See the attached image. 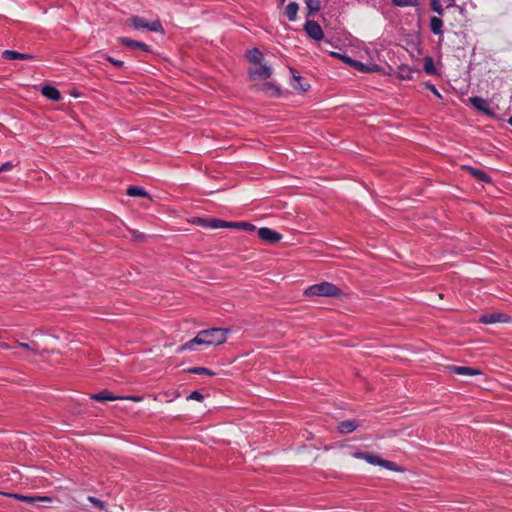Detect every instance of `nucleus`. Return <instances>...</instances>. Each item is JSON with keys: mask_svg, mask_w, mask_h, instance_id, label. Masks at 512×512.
Wrapping results in <instances>:
<instances>
[{"mask_svg": "<svg viewBox=\"0 0 512 512\" xmlns=\"http://www.w3.org/2000/svg\"><path fill=\"white\" fill-rule=\"evenodd\" d=\"M230 329L209 328L199 331L196 336L176 348V352H187L194 350L195 346H201L203 349L216 347L227 341Z\"/></svg>", "mask_w": 512, "mask_h": 512, "instance_id": "f257e3e1", "label": "nucleus"}, {"mask_svg": "<svg viewBox=\"0 0 512 512\" xmlns=\"http://www.w3.org/2000/svg\"><path fill=\"white\" fill-rule=\"evenodd\" d=\"M304 295L339 298L343 295V292L335 284L323 281L317 284H313L306 288L304 291Z\"/></svg>", "mask_w": 512, "mask_h": 512, "instance_id": "f03ea898", "label": "nucleus"}, {"mask_svg": "<svg viewBox=\"0 0 512 512\" xmlns=\"http://www.w3.org/2000/svg\"><path fill=\"white\" fill-rule=\"evenodd\" d=\"M352 456L356 459H363L371 465L381 466L391 471H403V469L395 462L385 460L374 453L356 451L352 453Z\"/></svg>", "mask_w": 512, "mask_h": 512, "instance_id": "7ed1b4c3", "label": "nucleus"}, {"mask_svg": "<svg viewBox=\"0 0 512 512\" xmlns=\"http://www.w3.org/2000/svg\"><path fill=\"white\" fill-rule=\"evenodd\" d=\"M482 324L511 323L512 317L502 312H488L481 314L478 320Z\"/></svg>", "mask_w": 512, "mask_h": 512, "instance_id": "20e7f679", "label": "nucleus"}, {"mask_svg": "<svg viewBox=\"0 0 512 512\" xmlns=\"http://www.w3.org/2000/svg\"><path fill=\"white\" fill-rule=\"evenodd\" d=\"M132 26L135 29H146L152 32H160L164 31L163 26L159 20H154L151 22H146L142 17L134 16L132 19Z\"/></svg>", "mask_w": 512, "mask_h": 512, "instance_id": "39448f33", "label": "nucleus"}, {"mask_svg": "<svg viewBox=\"0 0 512 512\" xmlns=\"http://www.w3.org/2000/svg\"><path fill=\"white\" fill-rule=\"evenodd\" d=\"M248 75L251 80H265L272 75V68L267 64L259 63L257 67H251L248 70Z\"/></svg>", "mask_w": 512, "mask_h": 512, "instance_id": "423d86ee", "label": "nucleus"}, {"mask_svg": "<svg viewBox=\"0 0 512 512\" xmlns=\"http://www.w3.org/2000/svg\"><path fill=\"white\" fill-rule=\"evenodd\" d=\"M258 237L266 243L274 244L282 239V235L269 227H261L257 230Z\"/></svg>", "mask_w": 512, "mask_h": 512, "instance_id": "0eeeda50", "label": "nucleus"}, {"mask_svg": "<svg viewBox=\"0 0 512 512\" xmlns=\"http://www.w3.org/2000/svg\"><path fill=\"white\" fill-rule=\"evenodd\" d=\"M306 34L313 40H321L323 38V30L320 24L315 20H307L304 24Z\"/></svg>", "mask_w": 512, "mask_h": 512, "instance_id": "6e6552de", "label": "nucleus"}, {"mask_svg": "<svg viewBox=\"0 0 512 512\" xmlns=\"http://www.w3.org/2000/svg\"><path fill=\"white\" fill-rule=\"evenodd\" d=\"M445 370L449 373H454L462 376H474L481 374V371L479 369L467 366L447 365L445 366Z\"/></svg>", "mask_w": 512, "mask_h": 512, "instance_id": "1a4fd4ad", "label": "nucleus"}, {"mask_svg": "<svg viewBox=\"0 0 512 512\" xmlns=\"http://www.w3.org/2000/svg\"><path fill=\"white\" fill-rule=\"evenodd\" d=\"M470 104L477 110L486 115H494V112L490 109L489 103L486 99L480 96H474L469 98Z\"/></svg>", "mask_w": 512, "mask_h": 512, "instance_id": "9d476101", "label": "nucleus"}, {"mask_svg": "<svg viewBox=\"0 0 512 512\" xmlns=\"http://www.w3.org/2000/svg\"><path fill=\"white\" fill-rule=\"evenodd\" d=\"M360 426V422L356 419H347L340 421L337 425V431L340 434H349Z\"/></svg>", "mask_w": 512, "mask_h": 512, "instance_id": "9b49d317", "label": "nucleus"}, {"mask_svg": "<svg viewBox=\"0 0 512 512\" xmlns=\"http://www.w3.org/2000/svg\"><path fill=\"white\" fill-rule=\"evenodd\" d=\"M2 58L5 60H33L35 56L29 53H21L7 49L2 52Z\"/></svg>", "mask_w": 512, "mask_h": 512, "instance_id": "f8f14e48", "label": "nucleus"}, {"mask_svg": "<svg viewBox=\"0 0 512 512\" xmlns=\"http://www.w3.org/2000/svg\"><path fill=\"white\" fill-rule=\"evenodd\" d=\"M119 43L127 46V47H133V48H138L144 52H150L151 51V47L149 45H147L146 43L144 42H140V41H137V40H133V39H130L128 37H119L118 39Z\"/></svg>", "mask_w": 512, "mask_h": 512, "instance_id": "ddd939ff", "label": "nucleus"}, {"mask_svg": "<svg viewBox=\"0 0 512 512\" xmlns=\"http://www.w3.org/2000/svg\"><path fill=\"white\" fill-rule=\"evenodd\" d=\"M41 93L45 98L54 102H57L61 99L60 91L50 84L44 85L41 89Z\"/></svg>", "mask_w": 512, "mask_h": 512, "instance_id": "4468645a", "label": "nucleus"}, {"mask_svg": "<svg viewBox=\"0 0 512 512\" xmlns=\"http://www.w3.org/2000/svg\"><path fill=\"white\" fill-rule=\"evenodd\" d=\"M305 5L307 18L316 15L321 9L320 0H305Z\"/></svg>", "mask_w": 512, "mask_h": 512, "instance_id": "2eb2a0df", "label": "nucleus"}, {"mask_svg": "<svg viewBox=\"0 0 512 512\" xmlns=\"http://www.w3.org/2000/svg\"><path fill=\"white\" fill-rule=\"evenodd\" d=\"M430 30L434 35H442L443 30V20L440 17L433 16L429 21Z\"/></svg>", "mask_w": 512, "mask_h": 512, "instance_id": "dca6fc26", "label": "nucleus"}, {"mask_svg": "<svg viewBox=\"0 0 512 512\" xmlns=\"http://www.w3.org/2000/svg\"><path fill=\"white\" fill-rule=\"evenodd\" d=\"M91 398L98 402L113 401L119 399V397L115 396L112 392H110L107 389H104L98 393L93 394Z\"/></svg>", "mask_w": 512, "mask_h": 512, "instance_id": "f3484780", "label": "nucleus"}, {"mask_svg": "<svg viewBox=\"0 0 512 512\" xmlns=\"http://www.w3.org/2000/svg\"><path fill=\"white\" fill-rule=\"evenodd\" d=\"M23 502L35 506L40 502H53V499L48 496L25 495Z\"/></svg>", "mask_w": 512, "mask_h": 512, "instance_id": "a211bd4d", "label": "nucleus"}, {"mask_svg": "<svg viewBox=\"0 0 512 512\" xmlns=\"http://www.w3.org/2000/svg\"><path fill=\"white\" fill-rule=\"evenodd\" d=\"M299 10V5L297 2H290L285 9V15L290 22H294L297 19V13Z\"/></svg>", "mask_w": 512, "mask_h": 512, "instance_id": "6ab92c4d", "label": "nucleus"}, {"mask_svg": "<svg viewBox=\"0 0 512 512\" xmlns=\"http://www.w3.org/2000/svg\"><path fill=\"white\" fill-rule=\"evenodd\" d=\"M246 58L255 64H259L263 60V54L258 48H252L247 51Z\"/></svg>", "mask_w": 512, "mask_h": 512, "instance_id": "aec40b11", "label": "nucleus"}, {"mask_svg": "<svg viewBox=\"0 0 512 512\" xmlns=\"http://www.w3.org/2000/svg\"><path fill=\"white\" fill-rule=\"evenodd\" d=\"M126 194L130 197H149V193L140 186H129Z\"/></svg>", "mask_w": 512, "mask_h": 512, "instance_id": "412c9836", "label": "nucleus"}, {"mask_svg": "<svg viewBox=\"0 0 512 512\" xmlns=\"http://www.w3.org/2000/svg\"><path fill=\"white\" fill-rule=\"evenodd\" d=\"M262 90L271 97H276L281 94L280 88L272 82L264 83Z\"/></svg>", "mask_w": 512, "mask_h": 512, "instance_id": "4be33fe9", "label": "nucleus"}, {"mask_svg": "<svg viewBox=\"0 0 512 512\" xmlns=\"http://www.w3.org/2000/svg\"><path fill=\"white\" fill-rule=\"evenodd\" d=\"M228 228L241 229V230H245V231H249V232H252V231L256 230V226L255 225H253L250 222H244V221H242V222H229Z\"/></svg>", "mask_w": 512, "mask_h": 512, "instance_id": "5701e85b", "label": "nucleus"}, {"mask_svg": "<svg viewBox=\"0 0 512 512\" xmlns=\"http://www.w3.org/2000/svg\"><path fill=\"white\" fill-rule=\"evenodd\" d=\"M183 371L184 372H188V373L207 375V376H214L216 374L211 369H208V368H205V367H192V368H189V369L183 370Z\"/></svg>", "mask_w": 512, "mask_h": 512, "instance_id": "b1692460", "label": "nucleus"}, {"mask_svg": "<svg viewBox=\"0 0 512 512\" xmlns=\"http://www.w3.org/2000/svg\"><path fill=\"white\" fill-rule=\"evenodd\" d=\"M424 71L430 75H434L437 73V70L433 62V58L430 56H426L424 58Z\"/></svg>", "mask_w": 512, "mask_h": 512, "instance_id": "393cba45", "label": "nucleus"}, {"mask_svg": "<svg viewBox=\"0 0 512 512\" xmlns=\"http://www.w3.org/2000/svg\"><path fill=\"white\" fill-rule=\"evenodd\" d=\"M229 221L220 220L217 218L209 219L208 228L211 229H219V228H228Z\"/></svg>", "mask_w": 512, "mask_h": 512, "instance_id": "a878e982", "label": "nucleus"}, {"mask_svg": "<svg viewBox=\"0 0 512 512\" xmlns=\"http://www.w3.org/2000/svg\"><path fill=\"white\" fill-rule=\"evenodd\" d=\"M470 172L473 176H475L478 180L480 181H483V182H489L490 181V177L488 176V174L481 170V169H478V168H470Z\"/></svg>", "mask_w": 512, "mask_h": 512, "instance_id": "bb28decb", "label": "nucleus"}, {"mask_svg": "<svg viewBox=\"0 0 512 512\" xmlns=\"http://www.w3.org/2000/svg\"><path fill=\"white\" fill-rule=\"evenodd\" d=\"M414 72H415V70L408 66H403V67L399 68V76L401 79H405V80L412 79Z\"/></svg>", "mask_w": 512, "mask_h": 512, "instance_id": "cd10ccee", "label": "nucleus"}, {"mask_svg": "<svg viewBox=\"0 0 512 512\" xmlns=\"http://www.w3.org/2000/svg\"><path fill=\"white\" fill-rule=\"evenodd\" d=\"M396 7H414L419 4V0H392Z\"/></svg>", "mask_w": 512, "mask_h": 512, "instance_id": "c85d7f7f", "label": "nucleus"}, {"mask_svg": "<svg viewBox=\"0 0 512 512\" xmlns=\"http://www.w3.org/2000/svg\"><path fill=\"white\" fill-rule=\"evenodd\" d=\"M352 68L356 69L357 71L359 72H372V71H375L376 69L375 68H371L369 67L368 65L358 61V60H354L352 66Z\"/></svg>", "mask_w": 512, "mask_h": 512, "instance_id": "c756f323", "label": "nucleus"}, {"mask_svg": "<svg viewBox=\"0 0 512 512\" xmlns=\"http://www.w3.org/2000/svg\"><path fill=\"white\" fill-rule=\"evenodd\" d=\"M294 79H295V82H296V83H294V84H293V87H294L296 90H300V91H302V92H306V91H308V89H309L310 85H309V84H307V83L303 84V83H302V80H303V79H302V77L297 76V77H294Z\"/></svg>", "mask_w": 512, "mask_h": 512, "instance_id": "7c9ffc66", "label": "nucleus"}, {"mask_svg": "<svg viewBox=\"0 0 512 512\" xmlns=\"http://www.w3.org/2000/svg\"><path fill=\"white\" fill-rule=\"evenodd\" d=\"M424 86L427 90H429L430 92H432L438 99L442 100V95L441 93L438 91V89L436 88V86L434 84H432L431 82L427 81L424 83Z\"/></svg>", "mask_w": 512, "mask_h": 512, "instance_id": "2f4dec72", "label": "nucleus"}, {"mask_svg": "<svg viewBox=\"0 0 512 512\" xmlns=\"http://www.w3.org/2000/svg\"><path fill=\"white\" fill-rule=\"evenodd\" d=\"M431 9L438 15H443L444 13L440 0H431Z\"/></svg>", "mask_w": 512, "mask_h": 512, "instance_id": "473e14b6", "label": "nucleus"}, {"mask_svg": "<svg viewBox=\"0 0 512 512\" xmlns=\"http://www.w3.org/2000/svg\"><path fill=\"white\" fill-rule=\"evenodd\" d=\"M204 399V395L198 390L192 391L187 397L186 400H195L201 402Z\"/></svg>", "mask_w": 512, "mask_h": 512, "instance_id": "72a5a7b5", "label": "nucleus"}, {"mask_svg": "<svg viewBox=\"0 0 512 512\" xmlns=\"http://www.w3.org/2000/svg\"><path fill=\"white\" fill-rule=\"evenodd\" d=\"M88 500L89 502H91L93 504L94 507L98 508V509H104L105 508V502L96 498V497H93V496H89L88 497Z\"/></svg>", "mask_w": 512, "mask_h": 512, "instance_id": "f704fd0d", "label": "nucleus"}, {"mask_svg": "<svg viewBox=\"0 0 512 512\" xmlns=\"http://www.w3.org/2000/svg\"><path fill=\"white\" fill-rule=\"evenodd\" d=\"M106 60L111 63L112 65L116 66V67H123L124 66V61L122 60H117L115 58H113L112 56H109L107 55L106 56Z\"/></svg>", "mask_w": 512, "mask_h": 512, "instance_id": "c9c22d12", "label": "nucleus"}, {"mask_svg": "<svg viewBox=\"0 0 512 512\" xmlns=\"http://www.w3.org/2000/svg\"><path fill=\"white\" fill-rule=\"evenodd\" d=\"M209 219L207 218H197L195 223L201 227L208 228Z\"/></svg>", "mask_w": 512, "mask_h": 512, "instance_id": "e433bc0d", "label": "nucleus"}, {"mask_svg": "<svg viewBox=\"0 0 512 512\" xmlns=\"http://www.w3.org/2000/svg\"><path fill=\"white\" fill-rule=\"evenodd\" d=\"M354 60L355 59H353L352 57H350L347 54H344V56L341 57V61L344 62L345 64L349 65L350 67L352 66Z\"/></svg>", "mask_w": 512, "mask_h": 512, "instance_id": "4c0bfd02", "label": "nucleus"}, {"mask_svg": "<svg viewBox=\"0 0 512 512\" xmlns=\"http://www.w3.org/2000/svg\"><path fill=\"white\" fill-rule=\"evenodd\" d=\"M14 167L11 162H5L0 166V172L9 171Z\"/></svg>", "mask_w": 512, "mask_h": 512, "instance_id": "58836bf2", "label": "nucleus"}, {"mask_svg": "<svg viewBox=\"0 0 512 512\" xmlns=\"http://www.w3.org/2000/svg\"><path fill=\"white\" fill-rule=\"evenodd\" d=\"M330 56H332V57H334V58H337V59L341 60V57H343V56H344V54H343V53H339V52L332 51V52H330Z\"/></svg>", "mask_w": 512, "mask_h": 512, "instance_id": "ea45409f", "label": "nucleus"}, {"mask_svg": "<svg viewBox=\"0 0 512 512\" xmlns=\"http://www.w3.org/2000/svg\"><path fill=\"white\" fill-rule=\"evenodd\" d=\"M446 3V8H451L455 6L456 0H443Z\"/></svg>", "mask_w": 512, "mask_h": 512, "instance_id": "a19ab883", "label": "nucleus"}, {"mask_svg": "<svg viewBox=\"0 0 512 512\" xmlns=\"http://www.w3.org/2000/svg\"><path fill=\"white\" fill-rule=\"evenodd\" d=\"M5 495L7 497H10V498H13V499H16L17 500V497H18V493H5Z\"/></svg>", "mask_w": 512, "mask_h": 512, "instance_id": "79ce46f5", "label": "nucleus"}, {"mask_svg": "<svg viewBox=\"0 0 512 512\" xmlns=\"http://www.w3.org/2000/svg\"><path fill=\"white\" fill-rule=\"evenodd\" d=\"M50 502H40L39 505H35L36 507H47V504Z\"/></svg>", "mask_w": 512, "mask_h": 512, "instance_id": "37998d69", "label": "nucleus"}, {"mask_svg": "<svg viewBox=\"0 0 512 512\" xmlns=\"http://www.w3.org/2000/svg\"><path fill=\"white\" fill-rule=\"evenodd\" d=\"M19 345H20L21 347L26 348V349H32V348L29 346V344H27V343H20Z\"/></svg>", "mask_w": 512, "mask_h": 512, "instance_id": "c03bdc74", "label": "nucleus"}, {"mask_svg": "<svg viewBox=\"0 0 512 512\" xmlns=\"http://www.w3.org/2000/svg\"><path fill=\"white\" fill-rule=\"evenodd\" d=\"M24 497H25V495L19 494L18 497H17V500L23 502L24 501Z\"/></svg>", "mask_w": 512, "mask_h": 512, "instance_id": "a18cd8bd", "label": "nucleus"}, {"mask_svg": "<svg viewBox=\"0 0 512 512\" xmlns=\"http://www.w3.org/2000/svg\"><path fill=\"white\" fill-rule=\"evenodd\" d=\"M508 123L512 126V116L508 119Z\"/></svg>", "mask_w": 512, "mask_h": 512, "instance_id": "49530a36", "label": "nucleus"}, {"mask_svg": "<svg viewBox=\"0 0 512 512\" xmlns=\"http://www.w3.org/2000/svg\"><path fill=\"white\" fill-rule=\"evenodd\" d=\"M284 2H285V0H281V3H284Z\"/></svg>", "mask_w": 512, "mask_h": 512, "instance_id": "de8ad7c7", "label": "nucleus"}]
</instances>
